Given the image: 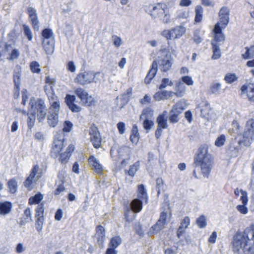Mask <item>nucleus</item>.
<instances>
[{
  "instance_id": "f257e3e1",
  "label": "nucleus",
  "mask_w": 254,
  "mask_h": 254,
  "mask_svg": "<svg viewBox=\"0 0 254 254\" xmlns=\"http://www.w3.org/2000/svg\"><path fill=\"white\" fill-rule=\"evenodd\" d=\"M213 158L208 152V146L201 145L198 149V153L194 157L193 165L195 167H200L204 177H208L212 168Z\"/></svg>"
},
{
  "instance_id": "f03ea898",
  "label": "nucleus",
  "mask_w": 254,
  "mask_h": 254,
  "mask_svg": "<svg viewBox=\"0 0 254 254\" xmlns=\"http://www.w3.org/2000/svg\"><path fill=\"white\" fill-rule=\"evenodd\" d=\"M45 93L48 98L51 106L47 116L48 123L50 127H55L59 122L60 103L58 97L53 94L52 87H45Z\"/></svg>"
},
{
  "instance_id": "7ed1b4c3",
  "label": "nucleus",
  "mask_w": 254,
  "mask_h": 254,
  "mask_svg": "<svg viewBox=\"0 0 254 254\" xmlns=\"http://www.w3.org/2000/svg\"><path fill=\"white\" fill-rule=\"evenodd\" d=\"M252 234V240H254V228L252 229H246L244 232H237L234 236L233 247L235 252H238L241 248L245 245L248 246L250 239L249 234Z\"/></svg>"
},
{
  "instance_id": "20e7f679",
  "label": "nucleus",
  "mask_w": 254,
  "mask_h": 254,
  "mask_svg": "<svg viewBox=\"0 0 254 254\" xmlns=\"http://www.w3.org/2000/svg\"><path fill=\"white\" fill-rule=\"evenodd\" d=\"M29 106L31 108V112L35 111L36 112L39 122H42L45 119L47 111L44 101L41 98L36 100L33 98L30 100Z\"/></svg>"
},
{
  "instance_id": "39448f33",
  "label": "nucleus",
  "mask_w": 254,
  "mask_h": 254,
  "mask_svg": "<svg viewBox=\"0 0 254 254\" xmlns=\"http://www.w3.org/2000/svg\"><path fill=\"white\" fill-rule=\"evenodd\" d=\"M242 136V139L238 141V144L249 147L254 139V119H251L247 122Z\"/></svg>"
},
{
  "instance_id": "423d86ee",
  "label": "nucleus",
  "mask_w": 254,
  "mask_h": 254,
  "mask_svg": "<svg viewBox=\"0 0 254 254\" xmlns=\"http://www.w3.org/2000/svg\"><path fill=\"white\" fill-rule=\"evenodd\" d=\"M137 197L133 199L131 202L135 212H139L142 209L143 203L147 202L148 196L146 190L142 184L138 186Z\"/></svg>"
},
{
  "instance_id": "0eeeda50",
  "label": "nucleus",
  "mask_w": 254,
  "mask_h": 254,
  "mask_svg": "<svg viewBox=\"0 0 254 254\" xmlns=\"http://www.w3.org/2000/svg\"><path fill=\"white\" fill-rule=\"evenodd\" d=\"M76 96L80 99L81 104L87 107L94 105L95 100L83 88H78L75 90Z\"/></svg>"
},
{
  "instance_id": "6e6552de",
  "label": "nucleus",
  "mask_w": 254,
  "mask_h": 254,
  "mask_svg": "<svg viewBox=\"0 0 254 254\" xmlns=\"http://www.w3.org/2000/svg\"><path fill=\"white\" fill-rule=\"evenodd\" d=\"M185 108L182 103L178 102L174 105L169 112V121L171 124H175L179 122V116L182 113Z\"/></svg>"
},
{
  "instance_id": "1a4fd4ad",
  "label": "nucleus",
  "mask_w": 254,
  "mask_h": 254,
  "mask_svg": "<svg viewBox=\"0 0 254 254\" xmlns=\"http://www.w3.org/2000/svg\"><path fill=\"white\" fill-rule=\"evenodd\" d=\"M89 134L93 146L95 148H99L101 145V136L98 127L94 125L90 127Z\"/></svg>"
},
{
  "instance_id": "9d476101",
  "label": "nucleus",
  "mask_w": 254,
  "mask_h": 254,
  "mask_svg": "<svg viewBox=\"0 0 254 254\" xmlns=\"http://www.w3.org/2000/svg\"><path fill=\"white\" fill-rule=\"evenodd\" d=\"M223 27H221L219 22L217 23L213 29L214 39L212 40L211 45H219L220 46L225 41V36L222 32Z\"/></svg>"
},
{
  "instance_id": "9b49d317",
  "label": "nucleus",
  "mask_w": 254,
  "mask_h": 254,
  "mask_svg": "<svg viewBox=\"0 0 254 254\" xmlns=\"http://www.w3.org/2000/svg\"><path fill=\"white\" fill-rule=\"evenodd\" d=\"M149 8L150 9L149 14L154 19L161 18L165 13V10L167 9L166 5H163L160 3H158L156 5L150 4Z\"/></svg>"
},
{
  "instance_id": "f8f14e48",
  "label": "nucleus",
  "mask_w": 254,
  "mask_h": 254,
  "mask_svg": "<svg viewBox=\"0 0 254 254\" xmlns=\"http://www.w3.org/2000/svg\"><path fill=\"white\" fill-rule=\"evenodd\" d=\"M92 71L80 72L74 79V81L82 86L90 84L92 83Z\"/></svg>"
},
{
  "instance_id": "ddd939ff",
  "label": "nucleus",
  "mask_w": 254,
  "mask_h": 254,
  "mask_svg": "<svg viewBox=\"0 0 254 254\" xmlns=\"http://www.w3.org/2000/svg\"><path fill=\"white\" fill-rule=\"evenodd\" d=\"M125 217L126 221L128 223L132 222L135 218L134 213H137L134 210L132 202L127 203L124 206Z\"/></svg>"
},
{
  "instance_id": "4468645a",
  "label": "nucleus",
  "mask_w": 254,
  "mask_h": 254,
  "mask_svg": "<svg viewBox=\"0 0 254 254\" xmlns=\"http://www.w3.org/2000/svg\"><path fill=\"white\" fill-rule=\"evenodd\" d=\"M21 75V67L20 65H16L13 71V82L14 90L19 94L20 91V81Z\"/></svg>"
},
{
  "instance_id": "2eb2a0df",
  "label": "nucleus",
  "mask_w": 254,
  "mask_h": 254,
  "mask_svg": "<svg viewBox=\"0 0 254 254\" xmlns=\"http://www.w3.org/2000/svg\"><path fill=\"white\" fill-rule=\"evenodd\" d=\"M230 9L226 6L222 7L219 13L220 18V24L223 25V28H225L229 21Z\"/></svg>"
},
{
  "instance_id": "dca6fc26",
  "label": "nucleus",
  "mask_w": 254,
  "mask_h": 254,
  "mask_svg": "<svg viewBox=\"0 0 254 254\" xmlns=\"http://www.w3.org/2000/svg\"><path fill=\"white\" fill-rule=\"evenodd\" d=\"M95 237L97 240V245L100 248H102L105 239V229L102 226L98 225L96 227Z\"/></svg>"
},
{
  "instance_id": "f3484780",
  "label": "nucleus",
  "mask_w": 254,
  "mask_h": 254,
  "mask_svg": "<svg viewBox=\"0 0 254 254\" xmlns=\"http://www.w3.org/2000/svg\"><path fill=\"white\" fill-rule=\"evenodd\" d=\"M157 63L156 61H154L152 63L151 68L148 71L144 79V82L146 84H149L156 74L157 71Z\"/></svg>"
},
{
  "instance_id": "a211bd4d",
  "label": "nucleus",
  "mask_w": 254,
  "mask_h": 254,
  "mask_svg": "<svg viewBox=\"0 0 254 254\" xmlns=\"http://www.w3.org/2000/svg\"><path fill=\"white\" fill-rule=\"evenodd\" d=\"M88 160L90 166L97 173L101 174L102 173L103 168L102 165L99 163L98 160L93 155H91Z\"/></svg>"
},
{
  "instance_id": "6ab92c4d",
  "label": "nucleus",
  "mask_w": 254,
  "mask_h": 254,
  "mask_svg": "<svg viewBox=\"0 0 254 254\" xmlns=\"http://www.w3.org/2000/svg\"><path fill=\"white\" fill-rule=\"evenodd\" d=\"M174 95V92L164 90L156 92L154 95V98L156 101L164 100L169 99Z\"/></svg>"
},
{
  "instance_id": "aec40b11",
  "label": "nucleus",
  "mask_w": 254,
  "mask_h": 254,
  "mask_svg": "<svg viewBox=\"0 0 254 254\" xmlns=\"http://www.w3.org/2000/svg\"><path fill=\"white\" fill-rule=\"evenodd\" d=\"M42 45L47 54H52L54 51V39L43 40Z\"/></svg>"
},
{
  "instance_id": "412c9836",
  "label": "nucleus",
  "mask_w": 254,
  "mask_h": 254,
  "mask_svg": "<svg viewBox=\"0 0 254 254\" xmlns=\"http://www.w3.org/2000/svg\"><path fill=\"white\" fill-rule=\"evenodd\" d=\"M167 112L164 111L162 114L159 115L157 118V123L158 127L163 129L167 128V117L166 116Z\"/></svg>"
},
{
  "instance_id": "4be33fe9",
  "label": "nucleus",
  "mask_w": 254,
  "mask_h": 254,
  "mask_svg": "<svg viewBox=\"0 0 254 254\" xmlns=\"http://www.w3.org/2000/svg\"><path fill=\"white\" fill-rule=\"evenodd\" d=\"M186 86L184 83L179 81L176 84L175 90V92H174V95L176 96L177 97H183L186 92Z\"/></svg>"
},
{
  "instance_id": "5701e85b",
  "label": "nucleus",
  "mask_w": 254,
  "mask_h": 254,
  "mask_svg": "<svg viewBox=\"0 0 254 254\" xmlns=\"http://www.w3.org/2000/svg\"><path fill=\"white\" fill-rule=\"evenodd\" d=\"M140 135L138 132V129L136 125H134L132 127L131 134L130 135V140L132 143L136 144L139 139Z\"/></svg>"
},
{
  "instance_id": "b1692460",
  "label": "nucleus",
  "mask_w": 254,
  "mask_h": 254,
  "mask_svg": "<svg viewBox=\"0 0 254 254\" xmlns=\"http://www.w3.org/2000/svg\"><path fill=\"white\" fill-rule=\"evenodd\" d=\"M171 31L172 37H173V39H178L185 33L186 29L184 27L180 26L172 28Z\"/></svg>"
},
{
  "instance_id": "393cba45",
  "label": "nucleus",
  "mask_w": 254,
  "mask_h": 254,
  "mask_svg": "<svg viewBox=\"0 0 254 254\" xmlns=\"http://www.w3.org/2000/svg\"><path fill=\"white\" fill-rule=\"evenodd\" d=\"M65 139L64 138H58L57 140H55L54 142V145L53 147V150L56 154H60L62 151L64 145V142Z\"/></svg>"
},
{
  "instance_id": "a878e982",
  "label": "nucleus",
  "mask_w": 254,
  "mask_h": 254,
  "mask_svg": "<svg viewBox=\"0 0 254 254\" xmlns=\"http://www.w3.org/2000/svg\"><path fill=\"white\" fill-rule=\"evenodd\" d=\"M12 208V203L9 201L0 202V214L5 215L10 212Z\"/></svg>"
},
{
  "instance_id": "bb28decb",
  "label": "nucleus",
  "mask_w": 254,
  "mask_h": 254,
  "mask_svg": "<svg viewBox=\"0 0 254 254\" xmlns=\"http://www.w3.org/2000/svg\"><path fill=\"white\" fill-rule=\"evenodd\" d=\"M165 225V223L161 222L160 220H157V222L150 228L149 233L152 235L157 234L164 228Z\"/></svg>"
},
{
  "instance_id": "cd10ccee",
  "label": "nucleus",
  "mask_w": 254,
  "mask_h": 254,
  "mask_svg": "<svg viewBox=\"0 0 254 254\" xmlns=\"http://www.w3.org/2000/svg\"><path fill=\"white\" fill-rule=\"evenodd\" d=\"M157 63V64L160 66H162V70L164 72L169 70L172 66V63L171 61L169 60L166 59L160 60Z\"/></svg>"
},
{
  "instance_id": "c85d7f7f",
  "label": "nucleus",
  "mask_w": 254,
  "mask_h": 254,
  "mask_svg": "<svg viewBox=\"0 0 254 254\" xmlns=\"http://www.w3.org/2000/svg\"><path fill=\"white\" fill-rule=\"evenodd\" d=\"M153 110L150 108H146L143 109L140 116V120H149L153 115Z\"/></svg>"
},
{
  "instance_id": "c756f323",
  "label": "nucleus",
  "mask_w": 254,
  "mask_h": 254,
  "mask_svg": "<svg viewBox=\"0 0 254 254\" xmlns=\"http://www.w3.org/2000/svg\"><path fill=\"white\" fill-rule=\"evenodd\" d=\"M243 145L239 144L236 146H230L227 152L231 157H236L239 155V150L243 147Z\"/></svg>"
},
{
  "instance_id": "7c9ffc66",
  "label": "nucleus",
  "mask_w": 254,
  "mask_h": 254,
  "mask_svg": "<svg viewBox=\"0 0 254 254\" xmlns=\"http://www.w3.org/2000/svg\"><path fill=\"white\" fill-rule=\"evenodd\" d=\"M36 117V112L35 111L31 112L30 115L28 116L27 120V126L28 128V131L31 132V129L33 127Z\"/></svg>"
},
{
  "instance_id": "2f4dec72",
  "label": "nucleus",
  "mask_w": 254,
  "mask_h": 254,
  "mask_svg": "<svg viewBox=\"0 0 254 254\" xmlns=\"http://www.w3.org/2000/svg\"><path fill=\"white\" fill-rule=\"evenodd\" d=\"M139 162H136L133 165H130L128 170H125V173L127 174L129 176L133 177L135 174L136 172L139 169Z\"/></svg>"
},
{
  "instance_id": "473e14b6",
  "label": "nucleus",
  "mask_w": 254,
  "mask_h": 254,
  "mask_svg": "<svg viewBox=\"0 0 254 254\" xmlns=\"http://www.w3.org/2000/svg\"><path fill=\"white\" fill-rule=\"evenodd\" d=\"M195 15L194 20L195 22L199 23L202 20L203 12V8L200 5H197L195 9Z\"/></svg>"
},
{
  "instance_id": "72a5a7b5",
  "label": "nucleus",
  "mask_w": 254,
  "mask_h": 254,
  "mask_svg": "<svg viewBox=\"0 0 254 254\" xmlns=\"http://www.w3.org/2000/svg\"><path fill=\"white\" fill-rule=\"evenodd\" d=\"M43 195L40 192L36 193L33 196H31L29 199V203L30 205L34 204H40V201L43 199Z\"/></svg>"
},
{
  "instance_id": "f704fd0d",
  "label": "nucleus",
  "mask_w": 254,
  "mask_h": 254,
  "mask_svg": "<svg viewBox=\"0 0 254 254\" xmlns=\"http://www.w3.org/2000/svg\"><path fill=\"white\" fill-rule=\"evenodd\" d=\"M42 36L43 40L54 39V35L52 30L50 28H45L42 31Z\"/></svg>"
},
{
  "instance_id": "c9c22d12",
  "label": "nucleus",
  "mask_w": 254,
  "mask_h": 254,
  "mask_svg": "<svg viewBox=\"0 0 254 254\" xmlns=\"http://www.w3.org/2000/svg\"><path fill=\"white\" fill-rule=\"evenodd\" d=\"M39 167L38 165H35L33 166V168H32V170L31 171L30 174L29 175L31 176V177H33L34 178L37 175L36 178V179L38 180L42 177V172H39Z\"/></svg>"
},
{
  "instance_id": "e433bc0d",
  "label": "nucleus",
  "mask_w": 254,
  "mask_h": 254,
  "mask_svg": "<svg viewBox=\"0 0 254 254\" xmlns=\"http://www.w3.org/2000/svg\"><path fill=\"white\" fill-rule=\"evenodd\" d=\"M219 47V45H212L213 50L212 59L213 60H218L221 57V51Z\"/></svg>"
},
{
  "instance_id": "4c0bfd02",
  "label": "nucleus",
  "mask_w": 254,
  "mask_h": 254,
  "mask_svg": "<svg viewBox=\"0 0 254 254\" xmlns=\"http://www.w3.org/2000/svg\"><path fill=\"white\" fill-rule=\"evenodd\" d=\"M122 243V239L120 236L113 237L110 242L109 247L117 248Z\"/></svg>"
},
{
  "instance_id": "58836bf2",
  "label": "nucleus",
  "mask_w": 254,
  "mask_h": 254,
  "mask_svg": "<svg viewBox=\"0 0 254 254\" xmlns=\"http://www.w3.org/2000/svg\"><path fill=\"white\" fill-rule=\"evenodd\" d=\"M33 29L36 31L39 29V21L37 14L29 16Z\"/></svg>"
},
{
  "instance_id": "ea45409f",
  "label": "nucleus",
  "mask_w": 254,
  "mask_h": 254,
  "mask_svg": "<svg viewBox=\"0 0 254 254\" xmlns=\"http://www.w3.org/2000/svg\"><path fill=\"white\" fill-rule=\"evenodd\" d=\"M7 186L11 193H14L16 191L17 183L15 179L10 180L7 183Z\"/></svg>"
},
{
  "instance_id": "a19ab883",
  "label": "nucleus",
  "mask_w": 254,
  "mask_h": 254,
  "mask_svg": "<svg viewBox=\"0 0 254 254\" xmlns=\"http://www.w3.org/2000/svg\"><path fill=\"white\" fill-rule=\"evenodd\" d=\"M45 83L46 84H48V85H45L44 87V91H45V87H47V88H49L50 87H52V91L53 92L54 94H55L54 93V90L53 88V87L55 85L56 83V80L54 78H51L49 76H47L45 78Z\"/></svg>"
},
{
  "instance_id": "79ce46f5",
  "label": "nucleus",
  "mask_w": 254,
  "mask_h": 254,
  "mask_svg": "<svg viewBox=\"0 0 254 254\" xmlns=\"http://www.w3.org/2000/svg\"><path fill=\"white\" fill-rule=\"evenodd\" d=\"M44 207L43 203L39 204L36 209L35 217L37 218L44 217Z\"/></svg>"
},
{
  "instance_id": "37998d69",
  "label": "nucleus",
  "mask_w": 254,
  "mask_h": 254,
  "mask_svg": "<svg viewBox=\"0 0 254 254\" xmlns=\"http://www.w3.org/2000/svg\"><path fill=\"white\" fill-rule=\"evenodd\" d=\"M196 223L199 228H203L206 226V220L204 215H201L196 220Z\"/></svg>"
},
{
  "instance_id": "c03bdc74",
  "label": "nucleus",
  "mask_w": 254,
  "mask_h": 254,
  "mask_svg": "<svg viewBox=\"0 0 254 254\" xmlns=\"http://www.w3.org/2000/svg\"><path fill=\"white\" fill-rule=\"evenodd\" d=\"M221 84L220 83L213 82L210 88L209 91L211 94H217L221 88Z\"/></svg>"
},
{
  "instance_id": "a18cd8bd",
  "label": "nucleus",
  "mask_w": 254,
  "mask_h": 254,
  "mask_svg": "<svg viewBox=\"0 0 254 254\" xmlns=\"http://www.w3.org/2000/svg\"><path fill=\"white\" fill-rule=\"evenodd\" d=\"M23 29L24 35L27 37L29 41H31L33 39V35L29 27L26 24H23Z\"/></svg>"
},
{
  "instance_id": "49530a36",
  "label": "nucleus",
  "mask_w": 254,
  "mask_h": 254,
  "mask_svg": "<svg viewBox=\"0 0 254 254\" xmlns=\"http://www.w3.org/2000/svg\"><path fill=\"white\" fill-rule=\"evenodd\" d=\"M30 69L33 73H39L41 72L40 65L37 62L33 61L30 63Z\"/></svg>"
},
{
  "instance_id": "de8ad7c7",
  "label": "nucleus",
  "mask_w": 254,
  "mask_h": 254,
  "mask_svg": "<svg viewBox=\"0 0 254 254\" xmlns=\"http://www.w3.org/2000/svg\"><path fill=\"white\" fill-rule=\"evenodd\" d=\"M238 78L234 73H227L225 77L224 80L229 84H231L237 80Z\"/></svg>"
},
{
  "instance_id": "09e8293b",
  "label": "nucleus",
  "mask_w": 254,
  "mask_h": 254,
  "mask_svg": "<svg viewBox=\"0 0 254 254\" xmlns=\"http://www.w3.org/2000/svg\"><path fill=\"white\" fill-rule=\"evenodd\" d=\"M44 221V217L37 218L35 222V227L38 232H40L42 229Z\"/></svg>"
},
{
  "instance_id": "8fccbe9b",
  "label": "nucleus",
  "mask_w": 254,
  "mask_h": 254,
  "mask_svg": "<svg viewBox=\"0 0 254 254\" xmlns=\"http://www.w3.org/2000/svg\"><path fill=\"white\" fill-rule=\"evenodd\" d=\"M226 137L225 135L221 134L216 138L215 141V145L217 147H221L224 145Z\"/></svg>"
},
{
  "instance_id": "3c124183",
  "label": "nucleus",
  "mask_w": 254,
  "mask_h": 254,
  "mask_svg": "<svg viewBox=\"0 0 254 254\" xmlns=\"http://www.w3.org/2000/svg\"><path fill=\"white\" fill-rule=\"evenodd\" d=\"M154 125V123L153 121L150 120H144L143 122V127L147 130V132H148V131L150 130Z\"/></svg>"
},
{
  "instance_id": "603ef678",
  "label": "nucleus",
  "mask_w": 254,
  "mask_h": 254,
  "mask_svg": "<svg viewBox=\"0 0 254 254\" xmlns=\"http://www.w3.org/2000/svg\"><path fill=\"white\" fill-rule=\"evenodd\" d=\"M70 156L69 154L65 152L61 153L59 160L62 164H65L68 162Z\"/></svg>"
},
{
  "instance_id": "864d4df0",
  "label": "nucleus",
  "mask_w": 254,
  "mask_h": 254,
  "mask_svg": "<svg viewBox=\"0 0 254 254\" xmlns=\"http://www.w3.org/2000/svg\"><path fill=\"white\" fill-rule=\"evenodd\" d=\"M75 100L76 98L74 95L67 94L65 98V102L68 107L74 103Z\"/></svg>"
},
{
  "instance_id": "5fc2aeb1",
  "label": "nucleus",
  "mask_w": 254,
  "mask_h": 254,
  "mask_svg": "<svg viewBox=\"0 0 254 254\" xmlns=\"http://www.w3.org/2000/svg\"><path fill=\"white\" fill-rule=\"evenodd\" d=\"M156 190L157 191V195L160 193L161 191L163 188V180L161 178H158L156 180Z\"/></svg>"
},
{
  "instance_id": "6e6d98bb",
  "label": "nucleus",
  "mask_w": 254,
  "mask_h": 254,
  "mask_svg": "<svg viewBox=\"0 0 254 254\" xmlns=\"http://www.w3.org/2000/svg\"><path fill=\"white\" fill-rule=\"evenodd\" d=\"M73 127L72 123L69 121H65L64 124L63 131L65 132H69Z\"/></svg>"
},
{
  "instance_id": "4d7b16f0",
  "label": "nucleus",
  "mask_w": 254,
  "mask_h": 254,
  "mask_svg": "<svg viewBox=\"0 0 254 254\" xmlns=\"http://www.w3.org/2000/svg\"><path fill=\"white\" fill-rule=\"evenodd\" d=\"M64 26L65 27L63 30L64 34L67 36L72 35V28L71 25L69 23H65Z\"/></svg>"
},
{
  "instance_id": "13d9d810",
  "label": "nucleus",
  "mask_w": 254,
  "mask_h": 254,
  "mask_svg": "<svg viewBox=\"0 0 254 254\" xmlns=\"http://www.w3.org/2000/svg\"><path fill=\"white\" fill-rule=\"evenodd\" d=\"M113 45L117 48H119L122 44V39L117 35H113L112 37Z\"/></svg>"
},
{
  "instance_id": "bf43d9fd",
  "label": "nucleus",
  "mask_w": 254,
  "mask_h": 254,
  "mask_svg": "<svg viewBox=\"0 0 254 254\" xmlns=\"http://www.w3.org/2000/svg\"><path fill=\"white\" fill-rule=\"evenodd\" d=\"M134 229L135 233L139 236L142 237L143 236L144 232L142 229V225L139 223H136L134 225Z\"/></svg>"
},
{
  "instance_id": "052dcab7",
  "label": "nucleus",
  "mask_w": 254,
  "mask_h": 254,
  "mask_svg": "<svg viewBox=\"0 0 254 254\" xmlns=\"http://www.w3.org/2000/svg\"><path fill=\"white\" fill-rule=\"evenodd\" d=\"M249 100L251 102H254V85L249 87V91L247 93Z\"/></svg>"
},
{
  "instance_id": "680f3d73",
  "label": "nucleus",
  "mask_w": 254,
  "mask_h": 254,
  "mask_svg": "<svg viewBox=\"0 0 254 254\" xmlns=\"http://www.w3.org/2000/svg\"><path fill=\"white\" fill-rule=\"evenodd\" d=\"M240 191L242 194L240 198V200L242 201V203L243 204L247 205L248 201V197L247 191L243 190L242 189Z\"/></svg>"
},
{
  "instance_id": "e2e57ef3",
  "label": "nucleus",
  "mask_w": 254,
  "mask_h": 254,
  "mask_svg": "<svg viewBox=\"0 0 254 254\" xmlns=\"http://www.w3.org/2000/svg\"><path fill=\"white\" fill-rule=\"evenodd\" d=\"M181 79L182 81L187 85L190 86L193 84V81L190 76L188 75L184 76L182 77Z\"/></svg>"
},
{
  "instance_id": "0e129e2a",
  "label": "nucleus",
  "mask_w": 254,
  "mask_h": 254,
  "mask_svg": "<svg viewBox=\"0 0 254 254\" xmlns=\"http://www.w3.org/2000/svg\"><path fill=\"white\" fill-rule=\"evenodd\" d=\"M243 251L245 254H254V246H249V245H245L243 247Z\"/></svg>"
},
{
  "instance_id": "69168bd1",
  "label": "nucleus",
  "mask_w": 254,
  "mask_h": 254,
  "mask_svg": "<svg viewBox=\"0 0 254 254\" xmlns=\"http://www.w3.org/2000/svg\"><path fill=\"white\" fill-rule=\"evenodd\" d=\"M190 223V219L188 216H186L181 221L180 227L187 229Z\"/></svg>"
},
{
  "instance_id": "338daca9",
  "label": "nucleus",
  "mask_w": 254,
  "mask_h": 254,
  "mask_svg": "<svg viewBox=\"0 0 254 254\" xmlns=\"http://www.w3.org/2000/svg\"><path fill=\"white\" fill-rule=\"evenodd\" d=\"M246 205L242 204V205H238L236 206V208L241 213L243 214H246L248 212V209L246 206Z\"/></svg>"
},
{
  "instance_id": "774afa93",
  "label": "nucleus",
  "mask_w": 254,
  "mask_h": 254,
  "mask_svg": "<svg viewBox=\"0 0 254 254\" xmlns=\"http://www.w3.org/2000/svg\"><path fill=\"white\" fill-rule=\"evenodd\" d=\"M20 55V53L17 49H13L10 56L9 60H13L15 59H17L19 58Z\"/></svg>"
}]
</instances>
